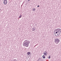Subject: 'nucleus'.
Here are the masks:
<instances>
[{"label":"nucleus","instance_id":"nucleus-1","mask_svg":"<svg viewBox=\"0 0 61 61\" xmlns=\"http://www.w3.org/2000/svg\"><path fill=\"white\" fill-rule=\"evenodd\" d=\"M55 32V33L54 34L55 36H57L56 35V34H57V35L58 36H59V35H60V33H61V29H60L58 28L56 29Z\"/></svg>","mask_w":61,"mask_h":61},{"label":"nucleus","instance_id":"nucleus-2","mask_svg":"<svg viewBox=\"0 0 61 61\" xmlns=\"http://www.w3.org/2000/svg\"><path fill=\"white\" fill-rule=\"evenodd\" d=\"M30 43V41L25 40L23 42V45L24 46L28 47L29 46V44Z\"/></svg>","mask_w":61,"mask_h":61},{"label":"nucleus","instance_id":"nucleus-3","mask_svg":"<svg viewBox=\"0 0 61 61\" xmlns=\"http://www.w3.org/2000/svg\"><path fill=\"white\" fill-rule=\"evenodd\" d=\"M55 43L56 44H58V43L60 42V40L58 39L57 38H56L55 39Z\"/></svg>","mask_w":61,"mask_h":61},{"label":"nucleus","instance_id":"nucleus-4","mask_svg":"<svg viewBox=\"0 0 61 61\" xmlns=\"http://www.w3.org/2000/svg\"><path fill=\"white\" fill-rule=\"evenodd\" d=\"M3 3L5 5H6L7 3V1L6 0H4L3 2Z\"/></svg>","mask_w":61,"mask_h":61},{"label":"nucleus","instance_id":"nucleus-5","mask_svg":"<svg viewBox=\"0 0 61 61\" xmlns=\"http://www.w3.org/2000/svg\"><path fill=\"white\" fill-rule=\"evenodd\" d=\"M43 53V55H44L45 56H46V55H47V52L46 51H45Z\"/></svg>","mask_w":61,"mask_h":61},{"label":"nucleus","instance_id":"nucleus-6","mask_svg":"<svg viewBox=\"0 0 61 61\" xmlns=\"http://www.w3.org/2000/svg\"><path fill=\"white\" fill-rule=\"evenodd\" d=\"M41 60H42V59L41 58H40L38 59L37 61H41Z\"/></svg>","mask_w":61,"mask_h":61},{"label":"nucleus","instance_id":"nucleus-7","mask_svg":"<svg viewBox=\"0 0 61 61\" xmlns=\"http://www.w3.org/2000/svg\"><path fill=\"white\" fill-rule=\"evenodd\" d=\"M36 28L34 27L32 28V31H35L36 30Z\"/></svg>","mask_w":61,"mask_h":61},{"label":"nucleus","instance_id":"nucleus-8","mask_svg":"<svg viewBox=\"0 0 61 61\" xmlns=\"http://www.w3.org/2000/svg\"><path fill=\"white\" fill-rule=\"evenodd\" d=\"M31 54V53H30V52H27V55H29L30 54Z\"/></svg>","mask_w":61,"mask_h":61},{"label":"nucleus","instance_id":"nucleus-9","mask_svg":"<svg viewBox=\"0 0 61 61\" xmlns=\"http://www.w3.org/2000/svg\"><path fill=\"white\" fill-rule=\"evenodd\" d=\"M42 58H43V59H44L46 58V56H45L44 55H43L42 56Z\"/></svg>","mask_w":61,"mask_h":61},{"label":"nucleus","instance_id":"nucleus-10","mask_svg":"<svg viewBox=\"0 0 61 61\" xmlns=\"http://www.w3.org/2000/svg\"><path fill=\"white\" fill-rule=\"evenodd\" d=\"M12 61H17V60H16V59H15L12 60Z\"/></svg>","mask_w":61,"mask_h":61},{"label":"nucleus","instance_id":"nucleus-11","mask_svg":"<svg viewBox=\"0 0 61 61\" xmlns=\"http://www.w3.org/2000/svg\"><path fill=\"white\" fill-rule=\"evenodd\" d=\"M22 17V15H20V16H19V18H21Z\"/></svg>","mask_w":61,"mask_h":61},{"label":"nucleus","instance_id":"nucleus-12","mask_svg":"<svg viewBox=\"0 0 61 61\" xmlns=\"http://www.w3.org/2000/svg\"><path fill=\"white\" fill-rule=\"evenodd\" d=\"M35 9H33V11H35Z\"/></svg>","mask_w":61,"mask_h":61},{"label":"nucleus","instance_id":"nucleus-13","mask_svg":"<svg viewBox=\"0 0 61 61\" xmlns=\"http://www.w3.org/2000/svg\"><path fill=\"white\" fill-rule=\"evenodd\" d=\"M51 56V55L49 56V57H48V58H49V59L50 58Z\"/></svg>","mask_w":61,"mask_h":61},{"label":"nucleus","instance_id":"nucleus-14","mask_svg":"<svg viewBox=\"0 0 61 61\" xmlns=\"http://www.w3.org/2000/svg\"><path fill=\"white\" fill-rule=\"evenodd\" d=\"M37 7H39V5H38L37 6Z\"/></svg>","mask_w":61,"mask_h":61},{"label":"nucleus","instance_id":"nucleus-15","mask_svg":"<svg viewBox=\"0 0 61 61\" xmlns=\"http://www.w3.org/2000/svg\"><path fill=\"white\" fill-rule=\"evenodd\" d=\"M30 0H28V1H29Z\"/></svg>","mask_w":61,"mask_h":61},{"label":"nucleus","instance_id":"nucleus-16","mask_svg":"<svg viewBox=\"0 0 61 61\" xmlns=\"http://www.w3.org/2000/svg\"><path fill=\"white\" fill-rule=\"evenodd\" d=\"M24 4V3H23L22 4V5H23V4Z\"/></svg>","mask_w":61,"mask_h":61},{"label":"nucleus","instance_id":"nucleus-17","mask_svg":"<svg viewBox=\"0 0 61 61\" xmlns=\"http://www.w3.org/2000/svg\"><path fill=\"white\" fill-rule=\"evenodd\" d=\"M22 5H21V6H22Z\"/></svg>","mask_w":61,"mask_h":61},{"label":"nucleus","instance_id":"nucleus-18","mask_svg":"<svg viewBox=\"0 0 61 61\" xmlns=\"http://www.w3.org/2000/svg\"><path fill=\"white\" fill-rule=\"evenodd\" d=\"M0 10H1V9H0Z\"/></svg>","mask_w":61,"mask_h":61}]
</instances>
